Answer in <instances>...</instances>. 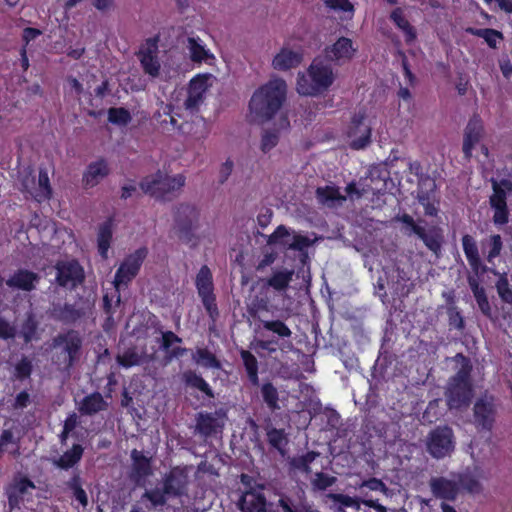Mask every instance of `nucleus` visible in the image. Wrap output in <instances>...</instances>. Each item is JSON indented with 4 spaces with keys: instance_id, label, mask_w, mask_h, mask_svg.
Returning a JSON list of instances; mask_svg holds the SVG:
<instances>
[{
    "instance_id": "4d7b16f0",
    "label": "nucleus",
    "mask_w": 512,
    "mask_h": 512,
    "mask_svg": "<svg viewBox=\"0 0 512 512\" xmlns=\"http://www.w3.org/2000/svg\"><path fill=\"white\" fill-rule=\"evenodd\" d=\"M336 482V477L330 476L324 472H317L312 480V486L315 490L324 491Z\"/></svg>"
},
{
    "instance_id": "37998d69",
    "label": "nucleus",
    "mask_w": 512,
    "mask_h": 512,
    "mask_svg": "<svg viewBox=\"0 0 512 512\" xmlns=\"http://www.w3.org/2000/svg\"><path fill=\"white\" fill-rule=\"evenodd\" d=\"M52 197V188L49 176L46 170L40 169L38 175V188L36 189L34 198L38 202L49 200Z\"/></svg>"
},
{
    "instance_id": "a18cd8bd",
    "label": "nucleus",
    "mask_w": 512,
    "mask_h": 512,
    "mask_svg": "<svg viewBox=\"0 0 512 512\" xmlns=\"http://www.w3.org/2000/svg\"><path fill=\"white\" fill-rule=\"evenodd\" d=\"M169 498L170 497H168V494L164 492L163 486L161 488L155 487L152 489H147L141 497L142 500H147L150 502L151 508H157L166 505Z\"/></svg>"
},
{
    "instance_id": "72a5a7b5",
    "label": "nucleus",
    "mask_w": 512,
    "mask_h": 512,
    "mask_svg": "<svg viewBox=\"0 0 512 512\" xmlns=\"http://www.w3.org/2000/svg\"><path fill=\"white\" fill-rule=\"evenodd\" d=\"M84 448L80 444H73L71 449L65 451L54 464L63 470H68L77 465L82 459Z\"/></svg>"
},
{
    "instance_id": "a878e982",
    "label": "nucleus",
    "mask_w": 512,
    "mask_h": 512,
    "mask_svg": "<svg viewBox=\"0 0 512 512\" xmlns=\"http://www.w3.org/2000/svg\"><path fill=\"white\" fill-rule=\"evenodd\" d=\"M355 48L353 42L347 37H340L333 45L325 49V54L331 61L350 60L354 53Z\"/></svg>"
},
{
    "instance_id": "bf43d9fd",
    "label": "nucleus",
    "mask_w": 512,
    "mask_h": 512,
    "mask_svg": "<svg viewBox=\"0 0 512 512\" xmlns=\"http://www.w3.org/2000/svg\"><path fill=\"white\" fill-rule=\"evenodd\" d=\"M279 142V136L275 131H265L261 138V150L267 153L272 150Z\"/></svg>"
},
{
    "instance_id": "79ce46f5",
    "label": "nucleus",
    "mask_w": 512,
    "mask_h": 512,
    "mask_svg": "<svg viewBox=\"0 0 512 512\" xmlns=\"http://www.w3.org/2000/svg\"><path fill=\"white\" fill-rule=\"evenodd\" d=\"M67 489L71 490L75 499L79 502L82 507L88 505V496L86 491L82 487V479L79 473L73 474V476L65 483Z\"/></svg>"
},
{
    "instance_id": "e2e57ef3",
    "label": "nucleus",
    "mask_w": 512,
    "mask_h": 512,
    "mask_svg": "<svg viewBox=\"0 0 512 512\" xmlns=\"http://www.w3.org/2000/svg\"><path fill=\"white\" fill-rule=\"evenodd\" d=\"M494 210L493 222L495 225H505L509 222L508 206L492 208Z\"/></svg>"
},
{
    "instance_id": "2eb2a0df",
    "label": "nucleus",
    "mask_w": 512,
    "mask_h": 512,
    "mask_svg": "<svg viewBox=\"0 0 512 512\" xmlns=\"http://www.w3.org/2000/svg\"><path fill=\"white\" fill-rule=\"evenodd\" d=\"M189 477L186 468L173 467L162 480L164 492L170 498H178L187 494Z\"/></svg>"
},
{
    "instance_id": "e433bc0d",
    "label": "nucleus",
    "mask_w": 512,
    "mask_h": 512,
    "mask_svg": "<svg viewBox=\"0 0 512 512\" xmlns=\"http://www.w3.org/2000/svg\"><path fill=\"white\" fill-rule=\"evenodd\" d=\"M240 356L243 361V365L245 371L247 373V377L249 382L253 386L259 385V376H258V361L257 358L248 350H241Z\"/></svg>"
},
{
    "instance_id": "3c124183",
    "label": "nucleus",
    "mask_w": 512,
    "mask_h": 512,
    "mask_svg": "<svg viewBox=\"0 0 512 512\" xmlns=\"http://www.w3.org/2000/svg\"><path fill=\"white\" fill-rule=\"evenodd\" d=\"M142 356L138 353L135 347L126 349L122 354L117 356V362L124 368H130L140 365Z\"/></svg>"
},
{
    "instance_id": "864d4df0",
    "label": "nucleus",
    "mask_w": 512,
    "mask_h": 512,
    "mask_svg": "<svg viewBox=\"0 0 512 512\" xmlns=\"http://www.w3.org/2000/svg\"><path fill=\"white\" fill-rule=\"evenodd\" d=\"M319 456V453L315 451H308L304 455L295 457L291 461V465L300 471L310 472L311 463Z\"/></svg>"
},
{
    "instance_id": "0e129e2a",
    "label": "nucleus",
    "mask_w": 512,
    "mask_h": 512,
    "mask_svg": "<svg viewBox=\"0 0 512 512\" xmlns=\"http://www.w3.org/2000/svg\"><path fill=\"white\" fill-rule=\"evenodd\" d=\"M360 487H366L371 491H381L384 494H387L388 492V488L385 483L381 479L375 477L364 480Z\"/></svg>"
},
{
    "instance_id": "052dcab7",
    "label": "nucleus",
    "mask_w": 512,
    "mask_h": 512,
    "mask_svg": "<svg viewBox=\"0 0 512 512\" xmlns=\"http://www.w3.org/2000/svg\"><path fill=\"white\" fill-rule=\"evenodd\" d=\"M331 498L343 507H360V500L345 494H331Z\"/></svg>"
},
{
    "instance_id": "f8f14e48",
    "label": "nucleus",
    "mask_w": 512,
    "mask_h": 512,
    "mask_svg": "<svg viewBox=\"0 0 512 512\" xmlns=\"http://www.w3.org/2000/svg\"><path fill=\"white\" fill-rule=\"evenodd\" d=\"M497 419L495 397L484 395L479 397L473 406V424L478 432L491 433Z\"/></svg>"
},
{
    "instance_id": "473e14b6",
    "label": "nucleus",
    "mask_w": 512,
    "mask_h": 512,
    "mask_svg": "<svg viewBox=\"0 0 512 512\" xmlns=\"http://www.w3.org/2000/svg\"><path fill=\"white\" fill-rule=\"evenodd\" d=\"M316 198L319 203L329 207L334 206L336 202L342 203L346 201V196L342 195L339 187L335 185H326L318 187L315 191Z\"/></svg>"
},
{
    "instance_id": "1a4fd4ad",
    "label": "nucleus",
    "mask_w": 512,
    "mask_h": 512,
    "mask_svg": "<svg viewBox=\"0 0 512 512\" xmlns=\"http://www.w3.org/2000/svg\"><path fill=\"white\" fill-rule=\"evenodd\" d=\"M195 287L209 318L215 322L219 317V309L214 293L213 275L207 265H203L199 269L195 278Z\"/></svg>"
},
{
    "instance_id": "f03ea898",
    "label": "nucleus",
    "mask_w": 512,
    "mask_h": 512,
    "mask_svg": "<svg viewBox=\"0 0 512 512\" xmlns=\"http://www.w3.org/2000/svg\"><path fill=\"white\" fill-rule=\"evenodd\" d=\"M287 85L281 78L269 80L253 93L249 101V110L255 120H271L286 100Z\"/></svg>"
},
{
    "instance_id": "603ef678",
    "label": "nucleus",
    "mask_w": 512,
    "mask_h": 512,
    "mask_svg": "<svg viewBox=\"0 0 512 512\" xmlns=\"http://www.w3.org/2000/svg\"><path fill=\"white\" fill-rule=\"evenodd\" d=\"M33 372L32 361L27 356L22 358L15 364L13 376L19 381L30 378Z\"/></svg>"
},
{
    "instance_id": "9d476101",
    "label": "nucleus",
    "mask_w": 512,
    "mask_h": 512,
    "mask_svg": "<svg viewBox=\"0 0 512 512\" xmlns=\"http://www.w3.org/2000/svg\"><path fill=\"white\" fill-rule=\"evenodd\" d=\"M291 234L285 225H279L267 238L268 245H279L285 250H294L300 252L301 261L304 263L308 258V248L313 241L304 235L294 234L292 241H289Z\"/></svg>"
},
{
    "instance_id": "dca6fc26",
    "label": "nucleus",
    "mask_w": 512,
    "mask_h": 512,
    "mask_svg": "<svg viewBox=\"0 0 512 512\" xmlns=\"http://www.w3.org/2000/svg\"><path fill=\"white\" fill-rule=\"evenodd\" d=\"M225 416L222 409L211 412H199L196 415L195 433L207 439L214 436L223 428V423L219 418Z\"/></svg>"
},
{
    "instance_id": "7c9ffc66",
    "label": "nucleus",
    "mask_w": 512,
    "mask_h": 512,
    "mask_svg": "<svg viewBox=\"0 0 512 512\" xmlns=\"http://www.w3.org/2000/svg\"><path fill=\"white\" fill-rule=\"evenodd\" d=\"M182 380L187 387L197 389L202 392L207 398H215V393L209 383L193 370H187L182 374Z\"/></svg>"
},
{
    "instance_id": "13d9d810",
    "label": "nucleus",
    "mask_w": 512,
    "mask_h": 512,
    "mask_svg": "<svg viewBox=\"0 0 512 512\" xmlns=\"http://www.w3.org/2000/svg\"><path fill=\"white\" fill-rule=\"evenodd\" d=\"M37 322L32 316H29L22 324L21 336L25 343H30L36 335Z\"/></svg>"
},
{
    "instance_id": "aec40b11",
    "label": "nucleus",
    "mask_w": 512,
    "mask_h": 512,
    "mask_svg": "<svg viewBox=\"0 0 512 512\" xmlns=\"http://www.w3.org/2000/svg\"><path fill=\"white\" fill-rule=\"evenodd\" d=\"M208 74H198L189 82L188 95L184 102L187 110H197L204 100L205 93L208 88Z\"/></svg>"
},
{
    "instance_id": "58836bf2",
    "label": "nucleus",
    "mask_w": 512,
    "mask_h": 512,
    "mask_svg": "<svg viewBox=\"0 0 512 512\" xmlns=\"http://www.w3.org/2000/svg\"><path fill=\"white\" fill-rule=\"evenodd\" d=\"M294 275L293 270L283 269L273 272L267 279L268 286L277 291H283L288 288Z\"/></svg>"
},
{
    "instance_id": "39448f33",
    "label": "nucleus",
    "mask_w": 512,
    "mask_h": 512,
    "mask_svg": "<svg viewBox=\"0 0 512 512\" xmlns=\"http://www.w3.org/2000/svg\"><path fill=\"white\" fill-rule=\"evenodd\" d=\"M185 182L186 177L182 174L168 176L158 170L156 173L144 177L139 186L145 194L158 200H165L169 194L181 190Z\"/></svg>"
},
{
    "instance_id": "b1692460",
    "label": "nucleus",
    "mask_w": 512,
    "mask_h": 512,
    "mask_svg": "<svg viewBox=\"0 0 512 512\" xmlns=\"http://www.w3.org/2000/svg\"><path fill=\"white\" fill-rule=\"evenodd\" d=\"M40 276L27 269H18L6 280V285L23 291H32L39 282Z\"/></svg>"
},
{
    "instance_id": "6e6552de",
    "label": "nucleus",
    "mask_w": 512,
    "mask_h": 512,
    "mask_svg": "<svg viewBox=\"0 0 512 512\" xmlns=\"http://www.w3.org/2000/svg\"><path fill=\"white\" fill-rule=\"evenodd\" d=\"M240 480L244 490L238 502L239 509L242 512H269V509H266L264 486L257 484L253 477L247 474H241Z\"/></svg>"
},
{
    "instance_id": "680f3d73",
    "label": "nucleus",
    "mask_w": 512,
    "mask_h": 512,
    "mask_svg": "<svg viewBox=\"0 0 512 512\" xmlns=\"http://www.w3.org/2000/svg\"><path fill=\"white\" fill-rule=\"evenodd\" d=\"M326 7L342 12H352L354 7L349 0H325Z\"/></svg>"
},
{
    "instance_id": "6ab92c4d",
    "label": "nucleus",
    "mask_w": 512,
    "mask_h": 512,
    "mask_svg": "<svg viewBox=\"0 0 512 512\" xmlns=\"http://www.w3.org/2000/svg\"><path fill=\"white\" fill-rule=\"evenodd\" d=\"M484 126L479 115L474 114L468 121L464 130L463 154L464 159L469 161L472 158V150L483 136Z\"/></svg>"
},
{
    "instance_id": "f257e3e1",
    "label": "nucleus",
    "mask_w": 512,
    "mask_h": 512,
    "mask_svg": "<svg viewBox=\"0 0 512 512\" xmlns=\"http://www.w3.org/2000/svg\"><path fill=\"white\" fill-rule=\"evenodd\" d=\"M462 249L467 262L476 277L490 273L497 276L498 279L495 282V288L498 296L502 302L512 305V287L509 283L508 275L506 272H499L494 267V259L500 256L503 249V241L499 234H493L488 239L489 250L486 255V261L492 265L487 266L483 263L476 239L470 235L465 234L461 238Z\"/></svg>"
},
{
    "instance_id": "a211bd4d",
    "label": "nucleus",
    "mask_w": 512,
    "mask_h": 512,
    "mask_svg": "<svg viewBox=\"0 0 512 512\" xmlns=\"http://www.w3.org/2000/svg\"><path fill=\"white\" fill-rule=\"evenodd\" d=\"M158 38H149L145 45L137 53L140 64L144 72L152 77H157L160 72V63L157 57Z\"/></svg>"
},
{
    "instance_id": "338daca9",
    "label": "nucleus",
    "mask_w": 512,
    "mask_h": 512,
    "mask_svg": "<svg viewBox=\"0 0 512 512\" xmlns=\"http://www.w3.org/2000/svg\"><path fill=\"white\" fill-rule=\"evenodd\" d=\"M182 339L172 331H166L162 334V348L168 351L173 343H181Z\"/></svg>"
},
{
    "instance_id": "4be33fe9",
    "label": "nucleus",
    "mask_w": 512,
    "mask_h": 512,
    "mask_svg": "<svg viewBox=\"0 0 512 512\" xmlns=\"http://www.w3.org/2000/svg\"><path fill=\"white\" fill-rule=\"evenodd\" d=\"M110 173V168L107 161L104 158H100L94 162H91L86 167L83 173L82 182L86 188L95 187L107 177Z\"/></svg>"
},
{
    "instance_id": "f704fd0d",
    "label": "nucleus",
    "mask_w": 512,
    "mask_h": 512,
    "mask_svg": "<svg viewBox=\"0 0 512 512\" xmlns=\"http://www.w3.org/2000/svg\"><path fill=\"white\" fill-rule=\"evenodd\" d=\"M416 234L425 244V246L438 255L442 247V235L436 230L426 231L424 227H415Z\"/></svg>"
},
{
    "instance_id": "4c0bfd02",
    "label": "nucleus",
    "mask_w": 512,
    "mask_h": 512,
    "mask_svg": "<svg viewBox=\"0 0 512 512\" xmlns=\"http://www.w3.org/2000/svg\"><path fill=\"white\" fill-rule=\"evenodd\" d=\"M465 32L469 35L483 38L490 48H496L497 41L503 39L502 32L493 28L467 27Z\"/></svg>"
},
{
    "instance_id": "5fc2aeb1",
    "label": "nucleus",
    "mask_w": 512,
    "mask_h": 512,
    "mask_svg": "<svg viewBox=\"0 0 512 512\" xmlns=\"http://www.w3.org/2000/svg\"><path fill=\"white\" fill-rule=\"evenodd\" d=\"M492 188H493V194L490 196V199H489L491 208L506 206L507 205L506 191L498 184L497 181H493Z\"/></svg>"
},
{
    "instance_id": "412c9836",
    "label": "nucleus",
    "mask_w": 512,
    "mask_h": 512,
    "mask_svg": "<svg viewBox=\"0 0 512 512\" xmlns=\"http://www.w3.org/2000/svg\"><path fill=\"white\" fill-rule=\"evenodd\" d=\"M36 486L27 476L14 478L13 482L6 487V496L8 499V507L10 511L19 509L23 500V496L29 489H35Z\"/></svg>"
},
{
    "instance_id": "20e7f679",
    "label": "nucleus",
    "mask_w": 512,
    "mask_h": 512,
    "mask_svg": "<svg viewBox=\"0 0 512 512\" xmlns=\"http://www.w3.org/2000/svg\"><path fill=\"white\" fill-rule=\"evenodd\" d=\"M52 347L57 350L54 363L64 371H69L81 358L83 337L79 331L69 329L52 339Z\"/></svg>"
},
{
    "instance_id": "393cba45",
    "label": "nucleus",
    "mask_w": 512,
    "mask_h": 512,
    "mask_svg": "<svg viewBox=\"0 0 512 512\" xmlns=\"http://www.w3.org/2000/svg\"><path fill=\"white\" fill-rule=\"evenodd\" d=\"M303 60V54L300 51H294L289 48L283 47L274 56L272 60V67L278 71H287L292 68L298 67Z\"/></svg>"
},
{
    "instance_id": "bb28decb",
    "label": "nucleus",
    "mask_w": 512,
    "mask_h": 512,
    "mask_svg": "<svg viewBox=\"0 0 512 512\" xmlns=\"http://www.w3.org/2000/svg\"><path fill=\"white\" fill-rule=\"evenodd\" d=\"M83 313L74 304H53L51 316L54 320L64 324H73L82 317Z\"/></svg>"
},
{
    "instance_id": "8fccbe9b",
    "label": "nucleus",
    "mask_w": 512,
    "mask_h": 512,
    "mask_svg": "<svg viewBox=\"0 0 512 512\" xmlns=\"http://www.w3.org/2000/svg\"><path fill=\"white\" fill-rule=\"evenodd\" d=\"M263 329L273 332L280 338H289L292 335L291 329L281 320H262Z\"/></svg>"
},
{
    "instance_id": "4468645a",
    "label": "nucleus",
    "mask_w": 512,
    "mask_h": 512,
    "mask_svg": "<svg viewBox=\"0 0 512 512\" xmlns=\"http://www.w3.org/2000/svg\"><path fill=\"white\" fill-rule=\"evenodd\" d=\"M55 268L56 281L61 287L74 289L85 279L83 267L77 260L58 262Z\"/></svg>"
},
{
    "instance_id": "2f4dec72",
    "label": "nucleus",
    "mask_w": 512,
    "mask_h": 512,
    "mask_svg": "<svg viewBox=\"0 0 512 512\" xmlns=\"http://www.w3.org/2000/svg\"><path fill=\"white\" fill-rule=\"evenodd\" d=\"M113 237V218L106 219L98 229L97 244L98 252L104 259L108 257V250Z\"/></svg>"
},
{
    "instance_id": "c85d7f7f",
    "label": "nucleus",
    "mask_w": 512,
    "mask_h": 512,
    "mask_svg": "<svg viewBox=\"0 0 512 512\" xmlns=\"http://www.w3.org/2000/svg\"><path fill=\"white\" fill-rule=\"evenodd\" d=\"M107 407L108 403L101 393L93 392L81 400L78 410L82 415L92 416L106 410Z\"/></svg>"
},
{
    "instance_id": "ddd939ff",
    "label": "nucleus",
    "mask_w": 512,
    "mask_h": 512,
    "mask_svg": "<svg viewBox=\"0 0 512 512\" xmlns=\"http://www.w3.org/2000/svg\"><path fill=\"white\" fill-rule=\"evenodd\" d=\"M455 449V437L449 426H437L427 437V451L435 459L450 455Z\"/></svg>"
},
{
    "instance_id": "9b49d317",
    "label": "nucleus",
    "mask_w": 512,
    "mask_h": 512,
    "mask_svg": "<svg viewBox=\"0 0 512 512\" xmlns=\"http://www.w3.org/2000/svg\"><path fill=\"white\" fill-rule=\"evenodd\" d=\"M372 128L368 122L366 108H360L351 117L347 127V137L351 139L350 147L354 150L364 149L371 143Z\"/></svg>"
},
{
    "instance_id": "f3484780",
    "label": "nucleus",
    "mask_w": 512,
    "mask_h": 512,
    "mask_svg": "<svg viewBox=\"0 0 512 512\" xmlns=\"http://www.w3.org/2000/svg\"><path fill=\"white\" fill-rule=\"evenodd\" d=\"M474 390L472 384L449 382L446 401L450 409L460 410L470 405Z\"/></svg>"
},
{
    "instance_id": "774afa93",
    "label": "nucleus",
    "mask_w": 512,
    "mask_h": 512,
    "mask_svg": "<svg viewBox=\"0 0 512 512\" xmlns=\"http://www.w3.org/2000/svg\"><path fill=\"white\" fill-rule=\"evenodd\" d=\"M476 300V303L481 311V313L488 317V318H491L492 316V308H491V305L489 303V300H488V297L485 294L481 295V296H478V298H475Z\"/></svg>"
},
{
    "instance_id": "69168bd1",
    "label": "nucleus",
    "mask_w": 512,
    "mask_h": 512,
    "mask_svg": "<svg viewBox=\"0 0 512 512\" xmlns=\"http://www.w3.org/2000/svg\"><path fill=\"white\" fill-rule=\"evenodd\" d=\"M15 334V328L6 319L0 317V338L5 340L12 339L15 337Z\"/></svg>"
},
{
    "instance_id": "5701e85b",
    "label": "nucleus",
    "mask_w": 512,
    "mask_h": 512,
    "mask_svg": "<svg viewBox=\"0 0 512 512\" xmlns=\"http://www.w3.org/2000/svg\"><path fill=\"white\" fill-rule=\"evenodd\" d=\"M430 488L436 498L454 501L459 494V486L445 477H435L430 480Z\"/></svg>"
},
{
    "instance_id": "cd10ccee",
    "label": "nucleus",
    "mask_w": 512,
    "mask_h": 512,
    "mask_svg": "<svg viewBox=\"0 0 512 512\" xmlns=\"http://www.w3.org/2000/svg\"><path fill=\"white\" fill-rule=\"evenodd\" d=\"M390 20L404 34L406 44L410 45L417 39V31L414 26L406 19L402 8L397 7L390 13Z\"/></svg>"
},
{
    "instance_id": "c9c22d12",
    "label": "nucleus",
    "mask_w": 512,
    "mask_h": 512,
    "mask_svg": "<svg viewBox=\"0 0 512 512\" xmlns=\"http://www.w3.org/2000/svg\"><path fill=\"white\" fill-rule=\"evenodd\" d=\"M455 360L460 363V368L456 374L451 377L449 382L472 384L471 372L473 368L470 359L462 353H458L455 356Z\"/></svg>"
},
{
    "instance_id": "c03bdc74",
    "label": "nucleus",
    "mask_w": 512,
    "mask_h": 512,
    "mask_svg": "<svg viewBox=\"0 0 512 512\" xmlns=\"http://www.w3.org/2000/svg\"><path fill=\"white\" fill-rule=\"evenodd\" d=\"M261 395L264 403L271 411L280 409L278 404L279 393L277 388L271 382H266L262 385Z\"/></svg>"
},
{
    "instance_id": "423d86ee",
    "label": "nucleus",
    "mask_w": 512,
    "mask_h": 512,
    "mask_svg": "<svg viewBox=\"0 0 512 512\" xmlns=\"http://www.w3.org/2000/svg\"><path fill=\"white\" fill-rule=\"evenodd\" d=\"M149 250L143 246L136 249L133 253L128 254L119 265L115 272L113 284L115 287L114 296L116 304L121 301L120 287H127L132 280L138 275L144 260L147 258Z\"/></svg>"
},
{
    "instance_id": "49530a36",
    "label": "nucleus",
    "mask_w": 512,
    "mask_h": 512,
    "mask_svg": "<svg viewBox=\"0 0 512 512\" xmlns=\"http://www.w3.org/2000/svg\"><path fill=\"white\" fill-rule=\"evenodd\" d=\"M267 441L269 445L277 449L280 453H284V447L288 440L284 429L270 428L267 430Z\"/></svg>"
},
{
    "instance_id": "09e8293b",
    "label": "nucleus",
    "mask_w": 512,
    "mask_h": 512,
    "mask_svg": "<svg viewBox=\"0 0 512 512\" xmlns=\"http://www.w3.org/2000/svg\"><path fill=\"white\" fill-rule=\"evenodd\" d=\"M189 50L191 60L195 63L207 62L208 59H213L214 56L201 45L195 38H189Z\"/></svg>"
},
{
    "instance_id": "c756f323",
    "label": "nucleus",
    "mask_w": 512,
    "mask_h": 512,
    "mask_svg": "<svg viewBox=\"0 0 512 512\" xmlns=\"http://www.w3.org/2000/svg\"><path fill=\"white\" fill-rule=\"evenodd\" d=\"M132 459V477L139 481L152 474L151 459L146 457L141 451L133 449L131 451Z\"/></svg>"
},
{
    "instance_id": "de8ad7c7",
    "label": "nucleus",
    "mask_w": 512,
    "mask_h": 512,
    "mask_svg": "<svg viewBox=\"0 0 512 512\" xmlns=\"http://www.w3.org/2000/svg\"><path fill=\"white\" fill-rule=\"evenodd\" d=\"M107 113L108 121L114 125L126 126L132 120L130 111L124 107H111Z\"/></svg>"
},
{
    "instance_id": "ea45409f",
    "label": "nucleus",
    "mask_w": 512,
    "mask_h": 512,
    "mask_svg": "<svg viewBox=\"0 0 512 512\" xmlns=\"http://www.w3.org/2000/svg\"><path fill=\"white\" fill-rule=\"evenodd\" d=\"M192 358L198 365L204 368L220 369L222 366L216 355L207 348H197Z\"/></svg>"
},
{
    "instance_id": "a19ab883",
    "label": "nucleus",
    "mask_w": 512,
    "mask_h": 512,
    "mask_svg": "<svg viewBox=\"0 0 512 512\" xmlns=\"http://www.w3.org/2000/svg\"><path fill=\"white\" fill-rule=\"evenodd\" d=\"M269 512H320L317 509H314L310 506H299L295 505L292 499L288 496H281L275 508H270Z\"/></svg>"
},
{
    "instance_id": "0eeeda50",
    "label": "nucleus",
    "mask_w": 512,
    "mask_h": 512,
    "mask_svg": "<svg viewBox=\"0 0 512 512\" xmlns=\"http://www.w3.org/2000/svg\"><path fill=\"white\" fill-rule=\"evenodd\" d=\"M200 211L196 205L181 203L174 210V229L178 238L189 243L199 226Z\"/></svg>"
},
{
    "instance_id": "6e6d98bb",
    "label": "nucleus",
    "mask_w": 512,
    "mask_h": 512,
    "mask_svg": "<svg viewBox=\"0 0 512 512\" xmlns=\"http://www.w3.org/2000/svg\"><path fill=\"white\" fill-rule=\"evenodd\" d=\"M449 326L459 331L465 328V320L461 311L456 306L447 308Z\"/></svg>"
},
{
    "instance_id": "7ed1b4c3",
    "label": "nucleus",
    "mask_w": 512,
    "mask_h": 512,
    "mask_svg": "<svg viewBox=\"0 0 512 512\" xmlns=\"http://www.w3.org/2000/svg\"><path fill=\"white\" fill-rule=\"evenodd\" d=\"M335 76L331 65L315 58L307 72H299L296 89L303 96H318L326 92L333 84Z\"/></svg>"
}]
</instances>
